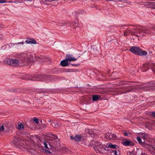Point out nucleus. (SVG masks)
<instances>
[{
  "mask_svg": "<svg viewBox=\"0 0 155 155\" xmlns=\"http://www.w3.org/2000/svg\"><path fill=\"white\" fill-rule=\"evenodd\" d=\"M32 56L29 53H23L20 61L16 59L6 58L4 62L11 66H15L20 65L22 63H27L32 61Z\"/></svg>",
  "mask_w": 155,
  "mask_h": 155,
  "instance_id": "1",
  "label": "nucleus"
},
{
  "mask_svg": "<svg viewBox=\"0 0 155 155\" xmlns=\"http://www.w3.org/2000/svg\"><path fill=\"white\" fill-rule=\"evenodd\" d=\"M52 135L54 137L53 140L49 143H48L50 148V150H43V152L47 154H53V152H56L58 151L60 148V142L57 136L53 134Z\"/></svg>",
  "mask_w": 155,
  "mask_h": 155,
  "instance_id": "2",
  "label": "nucleus"
},
{
  "mask_svg": "<svg viewBox=\"0 0 155 155\" xmlns=\"http://www.w3.org/2000/svg\"><path fill=\"white\" fill-rule=\"evenodd\" d=\"M12 142L16 147L23 150L30 149L31 148L28 142L24 141L18 137L14 136Z\"/></svg>",
  "mask_w": 155,
  "mask_h": 155,
  "instance_id": "3",
  "label": "nucleus"
},
{
  "mask_svg": "<svg viewBox=\"0 0 155 155\" xmlns=\"http://www.w3.org/2000/svg\"><path fill=\"white\" fill-rule=\"evenodd\" d=\"M130 51L133 53L140 56H145L147 54L146 51H143L139 47L137 46H133L131 47Z\"/></svg>",
  "mask_w": 155,
  "mask_h": 155,
  "instance_id": "4",
  "label": "nucleus"
},
{
  "mask_svg": "<svg viewBox=\"0 0 155 155\" xmlns=\"http://www.w3.org/2000/svg\"><path fill=\"white\" fill-rule=\"evenodd\" d=\"M155 87V84H154L153 82H151L147 84L143 85H141L134 87V89H140L141 90H150L152 89V88Z\"/></svg>",
  "mask_w": 155,
  "mask_h": 155,
  "instance_id": "5",
  "label": "nucleus"
},
{
  "mask_svg": "<svg viewBox=\"0 0 155 155\" xmlns=\"http://www.w3.org/2000/svg\"><path fill=\"white\" fill-rule=\"evenodd\" d=\"M135 31L143 36H146L150 33L149 30L146 28H142L140 29H137L135 30Z\"/></svg>",
  "mask_w": 155,
  "mask_h": 155,
  "instance_id": "6",
  "label": "nucleus"
},
{
  "mask_svg": "<svg viewBox=\"0 0 155 155\" xmlns=\"http://www.w3.org/2000/svg\"><path fill=\"white\" fill-rule=\"evenodd\" d=\"M46 77L45 76H44L42 75H36L32 78H28V79L33 81H39L43 80L42 79H44V77Z\"/></svg>",
  "mask_w": 155,
  "mask_h": 155,
  "instance_id": "7",
  "label": "nucleus"
},
{
  "mask_svg": "<svg viewBox=\"0 0 155 155\" xmlns=\"http://www.w3.org/2000/svg\"><path fill=\"white\" fill-rule=\"evenodd\" d=\"M105 138L109 140H114L116 137V135L111 133H107L105 136Z\"/></svg>",
  "mask_w": 155,
  "mask_h": 155,
  "instance_id": "8",
  "label": "nucleus"
},
{
  "mask_svg": "<svg viewBox=\"0 0 155 155\" xmlns=\"http://www.w3.org/2000/svg\"><path fill=\"white\" fill-rule=\"evenodd\" d=\"M122 144L125 146H134V144L133 142L130 140H127L123 141Z\"/></svg>",
  "mask_w": 155,
  "mask_h": 155,
  "instance_id": "9",
  "label": "nucleus"
},
{
  "mask_svg": "<svg viewBox=\"0 0 155 155\" xmlns=\"http://www.w3.org/2000/svg\"><path fill=\"white\" fill-rule=\"evenodd\" d=\"M66 60L69 61H74L77 60V59L74 58L71 54H67L66 57Z\"/></svg>",
  "mask_w": 155,
  "mask_h": 155,
  "instance_id": "10",
  "label": "nucleus"
},
{
  "mask_svg": "<svg viewBox=\"0 0 155 155\" xmlns=\"http://www.w3.org/2000/svg\"><path fill=\"white\" fill-rule=\"evenodd\" d=\"M107 145L108 147L109 148H111L113 149H116L119 148V147L118 146L115 144L113 145V144L110 143H107Z\"/></svg>",
  "mask_w": 155,
  "mask_h": 155,
  "instance_id": "11",
  "label": "nucleus"
},
{
  "mask_svg": "<svg viewBox=\"0 0 155 155\" xmlns=\"http://www.w3.org/2000/svg\"><path fill=\"white\" fill-rule=\"evenodd\" d=\"M82 139V137L80 135L76 134L74 138V140L76 141H81Z\"/></svg>",
  "mask_w": 155,
  "mask_h": 155,
  "instance_id": "12",
  "label": "nucleus"
},
{
  "mask_svg": "<svg viewBox=\"0 0 155 155\" xmlns=\"http://www.w3.org/2000/svg\"><path fill=\"white\" fill-rule=\"evenodd\" d=\"M26 43L28 44H36V41L35 39H28L27 40L25 41Z\"/></svg>",
  "mask_w": 155,
  "mask_h": 155,
  "instance_id": "13",
  "label": "nucleus"
},
{
  "mask_svg": "<svg viewBox=\"0 0 155 155\" xmlns=\"http://www.w3.org/2000/svg\"><path fill=\"white\" fill-rule=\"evenodd\" d=\"M68 60L65 59L62 60L61 62V64L62 66L65 67L68 65Z\"/></svg>",
  "mask_w": 155,
  "mask_h": 155,
  "instance_id": "14",
  "label": "nucleus"
},
{
  "mask_svg": "<svg viewBox=\"0 0 155 155\" xmlns=\"http://www.w3.org/2000/svg\"><path fill=\"white\" fill-rule=\"evenodd\" d=\"M141 145L143 147L148 149L150 148V145L149 144L145 143V142H144L143 143H141Z\"/></svg>",
  "mask_w": 155,
  "mask_h": 155,
  "instance_id": "15",
  "label": "nucleus"
},
{
  "mask_svg": "<svg viewBox=\"0 0 155 155\" xmlns=\"http://www.w3.org/2000/svg\"><path fill=\"white\" fill-rule=\"evenodd\" d=\"M52 126L54 127L57 128L59 127L58 122L57 121H54L53 124H52Z\"/></svg>",
  "mask_w": 155,
  "mask_h": 155,
  "instance_id": "16",
  "label": "nucleus"
},
{
  "mask_svg": "<svg viewBox=\"0 0 155 155\" xmlns=\"http://www.w3.org/2000/svg\"><path fill=\"white\" fill-rule=\"evenodd\" d=\"M101 143L97 141H96L94 143V147L95 149H97L98 148V147L100 145Z\"/></svg>",
  "mask_w": 155,
  "mask_h": 155,
  "instance_id": "17",
  "label": "nucleus"
},
{
  "mask_svg": "<svg viewBox=\"0 0 155 155\" xmlns=\"http://www.w3.org/2000/svg\"><path fill=\"white\" fill-rule=\"evenodd\" d=\"M123 134L124 136L127 137H129L131 135V133L129 131H127V132H124Z\"/></svg>",
  "mask_w": 155,
  "mask_h": 155,
  "instance_id": "18",
  "label": "nucleus"
},
{
  "mask_svg": "<svg viewBox=\"0 0 155 155\" xmlns=\"http://www.w3.org/2000/svg\"><path fill=\"white\" fill-rule=\"evenodd\" d=\"M24 127L23 125L21 123H20L19 124H18L17 127V128L18 130H21L22 129H23Z\"/></svg>",
  "mask_w": 155,
  "mask_h": 155,
  "instance_id": "19",
  "label": "nucleus"
},
{
  "mask_svg": "<svg viewBox=\"0 0 155 155\" xmlns=\"http://www.w3.org/2000/svg\"><path fill=\"white\" fill-rule=\"evenodd\" d=\"M32 120H33V121L36 123L38 124L39 123L38 119L37 117H34Z\"/></svg>",
  "mask_w": 155,
  "mask_h": 155,
  "instance_id": "20",
  "label": "nucleus"
},
{
  "mask_svg": "<svg viewBox=\"0 0 155 155\" xmlns=\"http://www.w3.org/2000/svg\"><path fill=\"white\" fill-rule=\"evenodd\" d=\"M104 147L103 145L101 144L100 145H99L98 147V148L97 149H95L96 150H97L98 151H100V149H102Z\"/></svg>",
  "mask_w": 155,
  "mask_h": 155,
  "instance_id": "21",
  "label": "nucleus"
},
{
  "mask_svg": "<svg viewBox=\"0 0 155 155\" xmlns=\"http://www.w3.org/2000/svg\"><path fill=\"white\" fill-rule=\"evenodd\" d=\"M147 64H145L143 65V68L144 69H143L142 70L143 71H147L148 68H147Z\"/></svg>",
  "mask_w": 155,
  "mask_h": 155,
  "instance_id": "22",
  "label": "nucleus"
},
{
  "mask_svg": "<svg viewBox=\"0 0 155 155\" xmlns=\"http://www.w3.org/2000/svg\"><path fill=\"white\" fill-rule=\"evenodd\" d=\"M92 101H95L98 100H102V97H92Z\"/></svg>",
  "mask_w": 155,
  "mask_h": 155,
  "instance_id": "23",
  "label": "nucleus"
},
{
  "mask_svg": "<svg viewBox=\"0 0 155 155\" xmlns=\"http://www.w3.org/2000/svg\"><path fill=\"white\" fill-rule=\"evenodd\" d=\"M48 142L47 143H46L45 141H44V145L45 146V147L46 148V150H50V148H49L48 147Z\"/></svg>",
  "mask_w": 155,
  "mask_h": 155,
  "instance_id": "24",
  "label": "nucleus"
},
{
  "mask_svg": "<svg viewBox=\"0 0 155 155\" xmlns=\"http://www.w3.org/2000/svg\"><path fill=\"white\" fill-rule=\"evenodd\" d=\"M85 131L86 133L89 134L90 132L91 131V130L88 128H86L85 130Z\"/></svg>",
  "mask_w": 155,
  "mask_h": 155,
  "instance_id": "25",
  "label": "nucleus"
},
{
  "mask_svg": "<svg viewBox=\"0 0 155 155\" xmlns=\"http://www.w3.org/2000/svg\"><path fill=\"white\" fill-rule=\"evenodd\" d=\"M71 26L72 27H74V28H75L78 26V25L76 23H72L71 24Z\"/></svg>",
  "mask_w": 155,
  "mask_h": 155,
  "instance_id": "26",
  "label": "nucleus"
},
{
  "mask_svg": "<svg viewBox=\"0 0 155 155\" xmlns=\"http://www.w3.org/2000/svg\"><path fill=\"white\" fill-rule=\"evenodd\" d=\"M137 139L138 141V142H139L140 143V144H141V143H143V142H142V141H141L142 139H141L140 138V137H137Z\"/></svg>",
  "mask_w": 155,
  "mask_h": 155,
  "instance_id": "27",
  "label": "nucleus"
},
{
  "mask_svg": "<svg viewBox=\"0 0 155 155\" xmlns=\"http://www.w3.org/2000/svg\"><path fill=\"white\" fill-rule=\"evenodd\" d=\"M130 33V29H128L127 31H125L124 32V35L125 36L127 35L129 33Z\"/></svg>",
  "mask_w": 155,
  "mask_h": 155,
  "instance_id": "28",
  "label": "nucleus"
},
{
  "mask_svg": "<svg viewBox=\"0 0 155 155\" xmlns=\"http://www.w3.org/2000/svg\"><path fill=\"white\" fill-rule=\"evenodd\" d=\"M95 131V130H91V131L90 132L89 134H90L91 135L92 134L94 135L96 133Z\"/></svg>",
  "mask_w": 155,
  "mask_h": 155,
  "instance_id": "29",
  "label": "nucleus"
},
{
  "mask_svg": "<svg viewBox=\"0 0 155 155\" xmlns=\"http://www.w3.org/2000/svg\"><path fill=\"white\" fill-rule=\"evenodd\" d=\"M114 153L116 155H119L120 154V152L119 151H117V150H114Z\"/></svg>",
  "mask_w": 155,
  "mask_h": 155,
  "instance_id": "30",
  "label": "nucleus"
},
{
  "mask_svg": "<svg viewBox=\"0 0 155 155\" xmlns=\"http://www.w3.org/2000/svg\"><path fill=\"white\" fill-rule=\"evenodd\" d=\"M4 130V126L2 125L0 127V132L3 131Z\"/></svg>",
  "mask_w": 155,
  "mask_h": 155,
  "instance_id": "31",
  "label": "nucleus"
},
{
  "mask_svg": "<svg viewBox=\"0 0 155 155\" xmlns=\"http://www.w3.org/2000/svg\"><path fill=\"white\" fill-rule=\"evenodd\" d=\"M47 127V125L46 124H42L40 127L42 129H43V128L44 129L45 128H46Z\"/></svg>",
  "mask_w": 155,
  "mask_h": 155,
  "instance_id": "32",
  "label": "nucleus"
},
{
  "mask_svg": "<svg viewBox=\"0 0 155 155\" xmlns=\"http://www.w3.org/2000/svg\"><path fill=\"white\" fill-rule=\"evenodd\" d=\"M6 2H7L4 0H0V3H3Z\"/></svg>",
  "mask_w": 155,
  "mask_h": 155,
  "instance_id": "33",
  "label": "nucleus"
},
{
  "mask_svg": "<svg viewBox=\"0 0 155 155\" xmlns=\"http://www.w3.org/2000/svg\"><path fill=\"white\" fill-rule=\"evenodd\" d=\"M141 136L144 138H145L146 136V134L144 133H141Z\"/></svg>",
  "mask_w": 155,
  "mask_h": 155,
  "instance_id": "34",
  "label": "nucleus"
},
{
  "mask_svg": "<svg viewBox=\"0 0 155 155\" xmlns=\"http://www.w3.org/2000/svg\"><path fill=\"white\" fill-rule=\"evenodd\" d=\"M24 42H18V43H15V45H17L18 44H21L22 45H23L24 44Z\"/></svg>",
  "mask_w": 155,
  "mask_h": 155,
  "instance_id": "35",
  "label": "nucleus"
},
{
  "mask_svg": "<svg viewBox=\"0 0 155 155\" xmlns=\"http://www.w3.org/2000/svg\"><path fill=\"white\" fill-rule=\"evenodd\" d=\"M88 99L89 100H91V98L90 99L89 97H84V101H85L86 100H87Z\"/></svg>",
  "mask_w": 155,
  "mask_h": 155,
  "instance_id": "36",
  "label": "nucleus"
},
{
  "mask_svg": "<svg viewBox=\"0 0 155 155\" xmlns=\"http://www.w3.org/2000/svg\"><path fill=\"white\" fill-rule=\"evenodd\" d=\"M152 71L155 72V65H154L152 68Z\"/></svg>",
  "mask_w": 155,
  "mask_h": 155,
  "instance_id": "37",
  "label": "nucleus"
},
{
  "mask_svg": "<svg viewBox=\"0 0 155 155\" xmlns=\"http://www.w3.org/2000/svg\"><path fill=\"white\" fill-rule=\"evenodd\" d=\"M101 96L99 95H94L92 96V97H101Z\"/></svg>",
  "mask_w": 155,
  "mask_h": 155,
  "instance_id": "38",
  "label": "nucleus"
},
{
  "mask_svg": "<svg viewBox=\"0 0 155 155\" xmlns=\"http://www.w3.org/2000/svg\"><path fill=\"white\" fill-rule=\"evenodd\" d=\"M151 114L152 116L155 117V112H152Z\"/></svg>",
  "mask_w": 155,
  "mask_h": 155,
  "instance_id": "39",
  "label": "nucleus"
},
{
  "mask_svg": "<svg viewBox=\"0 0 155 155\" xmlns=\"http://www.w3.org/2000/svg\"><path fill=\"white\" fill-rule=\"evenodd\" d=\"M74 137H71V139H72V140H74Z\"/></svg>",
  "mask_w": 155,
  "mask_h": 155,
  "instance_id": "40",
  "label": "nucleus"
},
{
  "mask_svg": "<svg viewBox=\"0 0 155 155\" xmlns=\"http://www.w3.org/2000/svg\"><path fill=\"white\" fill-rule=\"evenodd\" d=\"M49 122L50 123H51V122H52V120H49Z\"/></svg>",
  "mask_w": 155,
  "mask_h": 155,
  "instance_id": "41",
  "label": "nucleus"
},
{
  "mask_svg": "<svg viewBox=\"0 0 155 155\" xmlns=\"http://www.w3.org/2000/svg\"><path fill=\"white\" fill-rule=\"evenodd\" d=\"M2 37V35H0V38H1Z\"/></svg>",
  "mask_w": 155,
  "mask_h": 155,
  "instance_id": "42",
  "label": "nucleus"
},
{
  "mask_svg": "<svg viewBox=\"0 0 155 155\" xmlns=\"http://www.w3.org/2000/svg\"><path fill=\"white\" fill-rule=\"evenodd\" d=\"M75 66H78V65H77L76 64H75Z\"/></svg>",
  "mask_w": 155,
  "mask_h": 155,
  "instance_id": "43",
  "label": "nucleus"
},
{
  "mask_svg": "<svg viewBox=\"0 0 155 155\" xmlns=\"http://www.w3.org/2000/svg\"><path fill=\"white\" fill-rule=\"evenodd\" d=\"M80 57V56H78V58Z\"/></svg>",
  "mask_w": 155,
  "mask_h": 155,
  "instance_id": "44",
  "label": "nucleus"
}]
</instances>
